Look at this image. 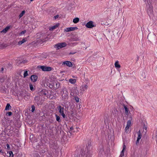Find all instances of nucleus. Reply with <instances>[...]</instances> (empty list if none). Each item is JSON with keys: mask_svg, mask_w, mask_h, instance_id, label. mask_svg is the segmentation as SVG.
<instances>
[{"mask_svg": "<svg viewBox=\"0 0 157 157\" xmlns=\"http://www.w3.org/2000/svg\"><path fill=\"white\" fill-rule=\"evenodd\" d=\"M61 93L62 94V98L63 100L67 99L68 97V93L67 90L66 88H64L61 91Z\"/></svg>", "mask_w": 157, "mask_h": 157, "instance_id": "1", "label": "nucleus"}, {"mask_svg": "<svg viewBox=\"0 0 157 157\" xmlns=\"http://www.w3.org/2000/svg\"><path fill=\"white\" fill-rule=\"evenodd\" d=\"M34 102L36 103L37 105H41L43 102L42 98L39 96H36L34 98Z\"/></svg>", "mask_w": 157, "mask_h": 157, "instance_id": "2", "label": "nucleus"}, {"mask_svg": "<svg viewBox=\"0 0 157 157\" xmlns=\"http://www.w3.org/2000/svg\"><path fill=\"white\" fill-rule=\"evenodd\" d=\"M37 67L40 68L43 71H49L52 70L51 67H47L46 66L39 65L37 66Z\"/></svg>", "mask_w": 157, "mask_h": 157, "instance_id": "3", "label": "nucleus"}, {"mask_svg": "<svg viewBox=\"0 0 157 157\" xmlns=\"http://www.w3.org/2000/svg\"><path fill=\"white\" fill-rule=\"evenodd\" d=\"M113 23V21L109 20H102L100 22L101 24L103 26L110 25Z\"/></svg>", "mask_w": 157, "mask_h": 157, "instance_id": "4", "label": "nucleus"}, {"mask_svg": "<svg viewBox=\"0 0 157 157\" xmlns=\"http://www.w3.org/2000/svg\"><path fill=\"white\" fill-rule=\"evenodd\" d=\"M67 44L65 42L58 43L56 44L55 46V47L57 48V49H59L60 48H63L66 46Z\"/></svg>", "mask_w": 157, "mask_h": 157, "instance_id": "5", "label": "nucleus"}, {"mask_svg": "<svg viewBox=\"0 0 157 157\" xmlns=\"http://www.w3.org/2000/svg\"><path fill=\"white\" fill-rule=\"evenodd\" d=\"M153 7L152 6L149 5L147 10V12L149 16H152L153 13Z\"/></svg>", "mask_w": 157, "mask_h": 157, "instance_id": "6", "label": "nucleus"}, {"mask_svg": "<svg viewBox=\"0 0 157 157\" xmlns=\"http://www.w3.org/2000/svg\"><path fill=\"white\" fill-rule=\"evenodd\" d=\"M86 27L88 28H91L94 27V22L92 21H90L88 22L86 25Z\"/></svg>", "mask_w": 157, "mask_h": 157, "instance_id": "7", "label": "nucleus"}, {"mask_svg": "<svg viewBox=\"0 0 157 157\" xmlns=\"http://www.w3.org/2000/svg\"><path fill=\"white\" fill-rule=\"evenodd\" d=\"M91 153L92 152L90 150H86L84 153L85 157H90L91 155Z\"/></svg>", "mask_w": 157, "mask_h": 157, "instance_id": "8", "label": "nucleus"}, {"mask_svg": "<svg viewBox=\"0 0 157 157\" xmlns=\"http://www.w3.org/2000/svg\"><path fill=\"white\" fill-rule=\"evenodd\" d=\"M78 28L77 27H71L69 28H67L64 29V31L67 32H70L74 31L75 29H77Z\"/></svg>", "mask_w": 157, "mask_h": 157, "instance_id": "9", "label": "nucleus"}, {"mask_svg": "<svg viewBox=\"0 0 157 157\" xmlns=\"http://www.w3.org/2000/svg\"><path fill=\"white\" fill-rule=\"evenodd\" d=\"M131 124V121L130 120H128V121L127 122V124L126 125V127L125 128V132H128L129 131V127L130 126V125Z\"/></svg>", "mask_w": 157, "mask_h": 157, "instance_id": "10", "label": "nucleus"}, {"mask_svg": "<svg viewBox=\"0 0 157 157\" xmlns=\"http://www.w3.org/2000/svg\"><path fill=\"white\" fill-rule=\"evenodd\" d=\"M63 65H66L67 66H68L70 67H72L73 65L72 63L69 61H64L62 63Z\"/></svg>", "mask_w": 157, "mask_h": 157, "instance_id": "11", "label": "nucleus"}, {"mask_svg": "<svg viewBox=\"0 0 157 157\" xmlns=\"http://www.w3.org/2000/svg\"><path fill=\"white\" fill-rule=\"evenodd\" d=\"M57 108L60 114L64 113V108L63 107H62L61 105H59L57 106Z\"/></svg>", "mask_w": 157, "mask_h": 157, "instance_id": "12", "label": "nucleus"}, {"mask_svg": "<svg viewBox=\"0 0 157 157\" xmlns=\"http://www.w3.org/2000/svg\"><path fill=\"white\" fill-rule=\"evenodd\" d=\"M30 78L32 82H35L38 79V76L36 75H32L31 76Z\"/></svg>", "mask_w": 157, "mask_h": 157, "instance_id": "13", "label": "nucleus"}, {"mask_svg": "<svg viewBox=\"0 0 157 157\" xmlns=\"http://www.w3.org/2000/svg\"><path fill=\"white\" fill-rule=\"evenodd\" d=\"M59 25V23H57L55 25L50 27L49 28V30L51 31H53V30L58 27Z\"/></svg>", "mask_w": 157, "mask_h": 157, "instance_id": "14", "label": "nucleus"}, {"mask_svg": "<svg viewBox=\"0 0 157 157\" xmlns=\"http://www.w3.org/2000/svg\"><path fill=\"white\" fill-rule=\"evenodd\" d=\"M126 148V146L124 144H124H123V149L121 152V153L119 157H123V156H124V151Z\"/></svg>", "mask_w": 157, "mask_h": 157, "instance_id": "15", "label": "nucleus"}, {"mask_svg": "<svg viewBox=\"0 0 157 157\" xmlns=\"http://www.w3.org/2000/svg\"><path fill=\"white\" fill-rule=\"evenodd\" d=\"M47 91L45 89H43L39 93L40 95H46L47 94Z\"/></svg>", "mask_w": 157, "mask_h": 157, "instance_id": "16", "label": "nucleus"}, {"mask_svg": "<svg viewBox=\"0 0 157 157\" xmlns=\"http://www.w3.org/2000/svg\"><path fill=\"white\" fill-rule=\"evenodd\" d=\"M10 26H8L6 27L5 29H3L1 32L6 33L9 30V29H10Z\"/></svg>", "mask_w": 157, "mask_h": 157, "instance_id": "17", "label": "nucleus"}, {"mask_svg": "<svg viewBox=\"0 0 157 157\" xmlns=\"http://www.w3.org/2000/svg\"><path fill=\"white\" fill-rule=\"evenodd\" d=\"M27 40L26 38H23L22 40L18 42V44L19 45H21L23 43L26 42Z\"/></svg>", "mask_w": 157, "mask_h": 157, "instance_id": "18", "label": "nucleus"}, {"mask_svg": "<svg viewBox=\"0 0 157 157\" xmlns=\"http://www.w3.org/2000/svg\"><path fill=\"white\" fill-rule=\"evenodd\" d=\"M11 106H10L9 103H7L6 104V106L5 108V110H9L11 109Z\"/></svg>", "mask_w": 157, "mask_h": 157, "instance_id": "19", "label": "nucleus"}, {"mask_svg": "<svg viewBox=\"0 0 157 157\" xmlns=\"http://www.w3.org/2000/svg\"><path fill=\"white\" fill-rule=\"evenodd\" d=\"M124 108L125 109L126 115H128L129 114V110L128 108L124 105Z\"/></svg>", "mask_w": 157, "mask_h": 157, "instance_id": "20", "label": "nucleus"}, {"mask_svg": "<svg viewBox=\"0 0 157 157\" xmlns=\"http://www.w3.org/2000/svg\"><path fill=\"white\" fill-rule=\"evenodd\" d=\"M115 66L116 67L120 68L121 67L120 65L119 64L118 61H116L114 64Z\"/></svg>", "mask_w": 157, "mask_h": 157, "instance_id": "21", "label": "nucleus"}, {"mask_svg": "<svg viewBox=\"0 0 157 157\" xmlns=\"http://www.w3.org/2000/svg\"><path fill=\"white\" fill-rule=\"evenodd\" d=\"M137 134L138 135L137 139H140L142 137V134L141 133L140 130L137 132Z\"/></svg>", "mask_w": 157, "mask_h": 157, "instance_id": "22", "label": "nucleus"}, {"mask_svg": "<svg viewBox=\"0 0 157 157\" xmlns=\"http://www.w3.org/2000/svg\"><path fill=\"white\" fill-rule=\"evenodd\" d=\"M91 146L90 142H89L88 143V145L86 146V150H90V148Z\"/></svg>", "mask_w": 157, "mask_h": 157, "instance_id": "23", "label": "nucleus"}, {"mask_svg": "<svg viewBox=\"0 0 157 157\" xmlns=\"http://www.w3.org/2000/svg\"><path fill=\"white\" fill-rule=\"evenodd\" d=\"M69 82L71 83L74 84L76 82V80L74 79L70 78L69 80Z\"/></svg>", "mask_w": 157, "mask_h": 157, "instance_id": "24", "label": "nucleus"}, {"mask_svg": "<svg viewBox=\"0 0 157 157\" xmlns=\"http://www.w3.org/2000/svg\"><path fill=\"white\" fill-rule=\"evenodd\" d=\"M70 116H71V117H73L74 116V110L72 109L71 110V111L70 113Z\"/></svg>", "mask_w": 157, "mask_h": 157, "instance_id": "25", "label": "nucleus"}, {"mask_svg": "<svg viewBox=\"0 0 157 157\" xmlns=\"http://www.w3.org/2000/svg\"><path fill=\"white\" fill-rule=\"evenodd\" d=\"M88 86L86 85H84V86H82V90L85 91L86 90Z\"/></svg>", "mask_w": 157, "mask_h": 157, "instance_id": "26", "label": "nucleus"}, {"mask_svg": "<svg viewBox=\"0 0 157 157\" xmlns=\"http://www.w3.org/2000/svg\"><path fill=\"white\" fill-rule=\"evenodd\" d=\"M55 116L56 117V120L58 122L61 121V120L60 119V117L58 116L57 114H56Z\"/></svg>", "mask_w": 157, "mask_h": 157, "instance_id": "27", "label": "nucleus"}, {"mask_svg": "<svg viewBox=\"0 0 157 157\" xmlns=\"http://www.w3.org/2000/svg\"><path fill=\"white\" fill-rule=\"evenodd\" d=\"M25 11H24V10L22 11L19 16V18H20L22 17L23 16V15L25 14Z\"/></svg>", "mask_w": 157, "mask_h": 157, "instance_id": "28", "label": "nucleus"}, {"mask_svg": "<svg viewBox=\"0 0 157 157\" xmlns=\"http://www.w3.org/2000/svg\"><path fill=\"white\" fill-rule=\"evenodd\" d=\"M7 46V45L6 44H0V48H6Z\"/></svg>", "mask_w": 157, "mask_h": 157, "instance_id": "29", "label": "nucleus"}, {"mask_svg": "<svg viewBox=\"0 0 157 157\" xmlns=\"http://www.w3.org/2000/svg\"><path fill=\"white\" fill-rule=\"evenodd\" d=\"M29 87H30V89L31 90L33 91L35 90V89H34V88L33 87V85L32 84H29Z\"/></svg>", "mask_w": 157, "mask_h": 157, "instance_id": "30", "label": "nucleus"}, {"mask_svg": "<svg viewBox=\"0 0 157 157\" xmlns=\"http://www.w3.org/2000/svg\"><path fill=\"white\" fill-rule=\"evenodd\" d=\"M32 109L31 110L32 112H33L35 110V106L34 105H32L31 106Z\"/></svg>", "mask_w": 157, "mask_h": 157, "instance_id": "31", "label": "nucleus"}, {"mask_svg": "<svg viewBox=\"0 0 157 157\" xmlns=\"http://www.w3.org/2000/svg\"><path fill=\"white\" fill-rule=\"evenodd\" d=\"M23 75H24V78L25 77L27 76H28V71H25L24 72V73Z\"/></svg>", "mask_w": 157, "mask_h": 157, "instance_id": "32", "label": "nucleus"}, {"mask_svg": "<svg viewBox=\"0 0 157 157\" xmlns=\"http://www.w3.org/2000/svg\"><path fill=\"white\" fill-rule=\"evenodd\" d=\"M12 114V113L11 112H7L6 113V115L9 116H11Z\"/></svg>", "mask_w": 157, "mask_h": 157, "instance_id": "33", "label": "nucleus"}, {"mask_svg": "<svg viewBox=\"0 0 157 157\" xmlns=\"http://www.w3.org/2000/svg\"><path fill=\"white\" fill-rule=\"evenodd\" d=\"M58 15L59 16V19H62L63 18V17H64V15H62L61 14Z\"/></svg>", "mask_w": 157, "mask_h": 157, "instance_id": "34", "label": "nucleus"}, {"mask_svg": "<svg viewBox=\"0 0 157 157\" xmlns=\"http://www.w3.org/2000/svg\"><path fill=\"white\" fill-rule=\"evenodd\" d=\"M9 154H10V157H13V152L11 151H9Z\"/></svg>", "mask_w": 157, "mask_h": 157, "instance_id": "35", "label": "nucleus"}, {"mask_svg": "<svg viewBox=\"0 0 157 157\" xmlns=\"http://www.w3.org/2000/svg\"><path fill=\"white\" fill-rule=\"evenodd\" d=\"M26 32V30H24L21 32L19 34L20 36L22 34H24Z\"/></svg>", "mask_w": 157, "mask_h": 157, "instance_id": "36", "label": "nucleus"}, {"mask_svg": "<svg viewBox=\"0 0 157 157\" xmlns=\"http://www.w3.org/2000/svg\"><path fill=\"white\" fill-rule=\"evenodd\" d=\"M63 117V118H66V116L65 114L64 113H63L61 114H60Z\"/></svg>", "mask_w": 157, "mask_h": 157, "instance_id": "37", "label": "nucleus"}, {"mask_svg": "<svg viewBox=\"0 0 157 157\" xmlns=\"http://www.w3.org/2000/svg\"><path fill=\"white\" fill-rule=\"evenodd\" d=\"M79 98L78 97L75 98V100L77 102H78Z\"/></svg>", "mask_w": 157, "mask_h": 157, "instance_id": "38", "label": "nucleus"}, {"mask_svg": "<svg viewBox=\"0 0 157 157\" xmlns=\"http://www.w3.org/2000/svg\"><path fill=\"white\" fill-rule=\"evenodd\" d=\"M4 81V79L3 78H1L0 79V82H3Z\"/></svg>", "mask_w": 157, "mask_h": 157, "instance_id": "39", "label": "nucleus"}, {"mask_svg": "<svg viewBox=\"0 0 157 157\" xmlns=\"http://www.w3.org/2000/svg\"><path fill=\"white\" fill-rule=\"evenodd\" d=\"M26 62H27V61L24 60L20 62L19 63H26Z\"/></svg>", "mask_w": 157, "mask_h": 157, "instance_id": "40", "label": "nucleus"}, {"mask_svg": "<svg viewBox=\"0 0 157 157\" xmlns=\"http://www.w3.org/2000/svg\"><path fill=\"white\" fill-rule=\"evenodd\" d=\"M140 140V139H137V140L136 142V145H137L138 144H139V141Z\"/></svg>", "mask_w": 157, "mask_h": 157, "instance_id": "41", "label": "nucleus"}, {"mask_svg": "<svg viewBox=\"0 0 157 157\" xmlns=\"http://www.w3.org/2000/svg\"><path fill=\"white\" fill-rule=\"evenodd\" d=\"M59 16L58 15H56L54 17V18L55 19H59Z\"/></svg>", "mask_w": 157, "mask_h": 157, "instance_id": "42", "label": "nucleus"}, {"mask_svg": "<svg viewBox=\"0 0 157 157\" xmlns=\"http://www.w3.org/2000/svg\"><path fill=\"white\" fill-rule=\"evenodd\" d=\"M6 146L7 147V149L8 150H10V147L9 144H6Z\"/></svg>", "mask_w": 157, "mask_h": 157, "instance_id": "43", "label": "nucleus"}, {"mask_svg": "<svg viewBox=\"0 0 157 157\" xmlns=\"http://www.w3.org/2000/svg\"><path fill=\"white\" fill-rule=\"evenodd\" d=\"M19 95L21 97H24L25 96L24 94L23 93V92L21 93Z\"/></svg>", "mask_w": 157, "mask_h": 157, "instance_id": "44", "label": "nucleus"}, {"mask_svg": "<svg viewBox=\"0 0 157 157\" xmlns=\"http://www.w3.org/2000/svg\"><path fill=\"white\" fill-rule=\"evenodd\" d=\"M79 20H73V22L74 23H77Z\"/></svg>", "mask_w": 157, "mask_h": 157, "instance_id": "45", "label": "nucleus"}, {"mask_svg": "<svg viewBox=\"0 0 157 157\" xmlns=\"http://www.w3.org/2000/svg\"><path fill=\"white\" fill-rule=\"evenodd\" d=\"M45 37H44V38H43V37H41V36H40V39L42 41H44V38Z\"/></svg>", "mask_w": 157, "mask_h": 157, "instance_id": "46", "label": "nucleus"}, {"mask_svg": "<svg viewBox=\"0 0 157 157\" xmlns=\"http://www.w3.org/2000/svg\"><path fill=\"white\" fill-rule=\"evenodd\" d=\"M35 155L36 156V157H38V156H40V155H39V154L37 153H36L35 154Z\"/></svg>", "mask_w": 157, "mask_h": 157, "instance_id": "47", "label": "nucleus"}, {"mask_svg": "<svg viewBox=\"0 0 157 157\" xmlns=\"http://www.w3.org/2000/svg\"><path fill=\"white\" fill-rule=\"evenodd\" d=\"M76 53V52H71L69 53V54H74Z\"/></svg>", "mask_w": 157, "mask_h": 157, "instance_id": "48", "label": "nucleus"}, {"mask_svg": "<svg viewBox=\"0 0 157 157\" xmlns=\"http://www.w3.org/2000/svg\"><path fill=\"white\" fill-rule=\"evenodd\" d=\"M3 70H4V68L3 67H2L1 68V72H2L3 71Z\"/></svg>", "mask_w": 157, "mask_h": 157, "instance_id": "49", "label": "nucleus"}, {"mask_svg": "<svg viewBox=\"0 0 157 157\" xmlns=\"http://www.w3.org/2000/svg\"><path fill=\"white\" fill-rule=\"evenodd\" d=\"M73 20H79V18L78 17H75Z\"/></svg>", "mask_w": 157, "mask_h": 157, "instance_id": "50", "label": "nucleus"}, {"mask_svg": "<svg viewBox=\"0 0 157 157\" xmlns=\"http://www.w3.org/2000/svg\"><path fill=\"white\" fill-rule=\"evenodd\" d=\"M70 129L71 130H72L73 129V128L72 127H71L70 128Z\"/></svg>", "mask_w": 157, "mask_h": 157, "instance_id": "51", "label": "nucleus"}, {"mask_svg": "<svg viewBox=\"0 0 157 157\" xmlns=\"http://www.w3.org/2000/svg\"><path fill=\"white\" fill-rule=\"evenodd\" d=\"M155 136L156 138H157V131H156Z\"/></svg>", "mask_w": 157, "mask_h": 157, "instance_id": "52", "label": "nucleus"}, {"mask_svg": "<svg viewBox=\"0 0 157 157\" xmlns=\"http://www.w3.org/2000/svg\"><path fill=\"white\" fill-rule=\"evenodd\" d=\"M16 157H21V155H18Z\"/></svg>", "mask_w": 157, "mask_h": 157, "instance_id": "53", "label": "nucleus"}, {"mask_svg": "<svg viewBox=\"0 0 157 157\" xmlns=\"http://www.w3.org/2000/svg\"><path fill=\"white\" fill-rule=\"evenodd\" d=\"M144 128H145V129H146H146L147 128H146V127H145V125H144Z\"/></svg>", "mask_w": 157, "mask_h": 157, "instance_id": "54", "label": "nucleus"}, {"mask_svg": "<svg viewBox=\"0 0 157 157\" xmlns=\"http://www.w3.org/2000/svg\"><path fill=\"white\" fill-rule=\"evenodd\" d=\"M44 35V34H42L41 35L42 36H43V35Z\"/></svg>", "mask_w": 157, "mask_h": 157, "instance_id": "55", "label": "nucleus"}]
</instances>
